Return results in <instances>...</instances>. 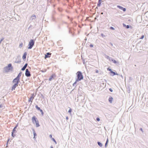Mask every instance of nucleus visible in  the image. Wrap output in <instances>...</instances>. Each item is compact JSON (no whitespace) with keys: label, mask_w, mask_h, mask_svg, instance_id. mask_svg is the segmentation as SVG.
<instances>
[{"label":"nucleus","mask_w":148,"mask_h":148,"mask_svg":"<svg viewBox=\"0 0 148 148\" xmlns=\"http://www.w3.org/2000/svg\"><path fill=\"white\" fill-rule=\"evenodd\" d=\"M4 38H2L1 40H0V42L1 43V42L4 40Z\"/></svg>","instance_id":"35"},{"label":"nucleus","mask_w":148,"mask_h":148,"mask_svg":"<svg viewBox=\"0 0 148 148\" xmlns=\"http://www.w3.org/2000/svg\"><path fill=\"white\" fill-rule=\"evenodd\" d=\"M101 35L103 37H104V36H105L103 34H101Z\"/></svg>","instance_id":"48"},{"label":"nucleus","mask_w":148,"mask_h":148,"mask_svg":"<svg viewBox=\"0 0 148 148\" xmlns=\"http://www.w3.org/2000/svg\"><path fill=\"white\" fill-rule=\"evenodd\" d=\"M39 111H40L41 113L43 115V114L44 113H43V111H42V110L41 109H40Z\"/></svg>","instance_id":"30"},{"label":"nucleus","mask_w":148,"mask_h":148,"mask_svg":"<svg viewBox=\"0 0 148 148\" xmlns=\"http://www.w3.org/2000/svg\"><path fill=\"white\" fill-rule=\"evenodd\" d=\"M96 120L98 121H99L100 120V119L99 118H97V119H96Z\"/></svg>","instance_id":"34"},{"label":"nucleus","mask_w":148,"mask_h":148,"mask_svg":"<svg viewBox=\"0 0 148 148\" xmlns=\"http://www.w3.org/2000/svg\"><path fill=\"white\" fill-rule=\"evenodd\" d=\"M126 9L125 8H123L122 10L123 11L125 12L126 11Z\"/></svg>","instance_id":"36"},{"label":"nucleus","mask_w":148,"mask_h":148,"mask_svg":"<svg viewBox=\"0 0 148 148\" xmlns=\"http://www.w3.org/2000/svg\"><path fill=\"white\" fill-rule=\"evenodd\" d=\"M110 29H112V30H114V28L112 27H110Z\"/></svg>","instance_id":"33"},{"label":"nucleus","mask_w":148,"mask_h":148,"mask_svg":"<svg viewBox=\"0 0 148 148\" xmlns=\"http://www.w3.org/2000/svg\"><path fill=\"white\" fill-rule=\"evenodd\" d=\"M105 57L107 59H108L109 60V58L110 57L109 56H107V55H106L105 56Z\"/></svg>","instance_id":"26"},{"label":"nucleus","mask_w":148,"mask_h":148,"mask_svg":"<svg viewBox=\"0 0 148 148\" xmlns=\"http://www.w3.org/2000/svg\"><path fill=\"white\" fill-rule=\"evenodd\" d=\"M101 14H103V12H101Z\"/></svg>","instance_id":"54"},{"label":"nucleus","mask_w":148,"mask_h":148,"mask_svg":"<svg viewBox=\"0 0 148 148\" xmlns=\"http://www.w3.org/2000/svg\"><path fill=\"white\" fill-rule=\"evenodd\" d=\"M22 73L21 72H20L18 74V75L17 77H16V78H17V79H18L20 80V77H21V75Z\"/></svg>","instance_id":"14"},{"label":"nucleus","mask_w":148,"mask_h":148,"mask_svg":"<svg viewBox=\"0 0 148 148\" xmlns=\"http://www.w3.org/2000/svg\"><path fill=\"white\" fill-rule=\"evenodd\" d=\"M34 94H31L32 96H33V97H34L35 96H34Z\"/></svg>","instance_id":"49"},{"label":"nucleus","mask_w":148,"mask_h":148,"mask_svg":"<svg viewBox=\"0 0 148 148\" xmlns=\"http://www.w3.org/2000/svg\"><path fill=\"white\" fill-rule=\"evenodd\" d=\"M95 72L96 73H98L99 72V71L97 70H96L95 71Z\"/></svg>","instance_id":"43"},{"label":"nucleus","mask_w":148,"mask_h":148,"mask_svg":"<svg viewBox=\"0 0 148 148\" xmlns=\"http://www.w3.org/2000/svg\"><path fill=\"white\" fill-rule=\"evenodd\" d=\"M112 100H113L112 97H111L109 98L108 100H109V102L110 103H111L112 102Z\"/></svg>","instance_id":"15"},{"label":"nucleus","mask_w":148,"mask_h":148,"mask_svg":"<svg viewBox=\"0 0 148 148\" xmlns=\"http://www.w3.org/2000/svg\"><path fill=\"white\" fill-rule=\"evenodd\" d=\"M112 62L114 63H115V64H116L117 63V62L116 61V60H114L113 59L112 60Z\"/></svg>","instance_id":"25"},{"label":"nucleus","mask_w":148,"mask_h":148,"mask_svg":"<svg viewBox=\"0 0 148 148\" xmlns=\"http://www.w3.org/2000/svg\"><path fill=\"white\" fill-rule=\"evenodd\" d=\"M113 59L112 58H111V57H110L109 58V60L110 61H112V60Z\"/></svg>","instance_id":"31"},{"label":"nucleus","mask_w":148,"mask_h":148,"mask_svg":"<svg viewBox=\"0 0 148 148\" xmlns=\"http://www.w3.org/2000/svg\"><path fill=\"white\" fill-rule=\"evenodd\" d=\"M56 77V75L55 74H53L52 75H51L50 77L49 78V81H51L53 78L54 77Z\"/></svg>","instance_id":"9"},{"label":"nucleus","mask_w":148,"mask_h":148,"mask_svg":"<svg viewBox=\"0 0 148 148\" xmlns=\"http://www.w3.org/2000/svg\"><path fill=\"white\" fill-rule=\"evenodd\" d=\"M51 140L55 143L56 144H57V142L55 140V139L53 138H52Z\"/></svg>","instance_id":"24"},{"label":"nucleus","mask_w":148,"mask_h":148,"mask_svg":"<svg viewBox=\"0 0 148 148\" xmlns=\"http://www.w3.org/2000/svg\"><path fill=\"white\" fill-rule=\"evenodd\" d=\"M50 148H53L52 146H51Z\"/></svg>","instance_id":"53"},{"label":"nucleus","mask_w":148,"mask_h":148,"mask_svg":"<svg viewBox=\"0 0 148 148\" xmlns=\"http://www.w3.org/2000/svg\"><path fill=\"white\" fill-rule=\"evenodd\" d=\"M26 68V67H25L24 66H23V67L21 69V70L22 71H24L25 69Z\"/></svg>","instance_id":"27"},{"label":"nucleus","mask_w":148,"mask_h":148,"mask_svg":"<svg viewBox=\"0 0 148 148\" xmlns=\"http://www.w3.org/2000/svg\"><path fill=\"white\" fill-rule=\"evenodd\" d=\"M51 53H47L45 55V58H49L51 55Z\"/></svg>","instance_id":"11"},{"label":"nucleus","mask_w":148,"mask_h":148,"mask_svg":"<svg viewBox=\"0 0 148 148\" xmlns=\"http://www.w3.org/2000/svg\"><path fill=\"white\" fill-rule=\"evenodd\" d=\"M117 7L118 8H119V9H121L122 10L123 8V7H122V6H119V5H117Z\"/></svg>","instance_id":"22"},{"label":"nucleus","mask_w":148,"mask_h":148,"mask_svg":"<svg viewBox=\"0 0 148 148\" xmlns=\"http://www.w3.org/2000/svg\"><path fill=\"white\" fill-rule=\"evenodd\" d=\"M123 26L125 27V26H126V28H127V29H128L130 27V26L129 25H127V26L126 25L124 24V23H123Z\"/></svg>","instance_id":"21"},{"label":"nucleus","mask_w":148,"mask_h":148,"mask_svg":"<svg viewBox=\"0 0 148 148\" xmlns=\"http://www.w3.org/2000/svg\"><path fill=\"white\" fill-rule=\"evenodd\" d=\"M27 64L26 63L25 64V65H24V66H25V67L26 68V67L27 66Z\"/></svg>","instance_id":"40"},{"label":"nucleus","mask_w":148,"mask_h":148,"mask_svg":"<svg viewBox=\"0 0 148 148\" xmlns=\"http://www.w3.org/2000/svg\"><path fill=\"white\" fill-rule=\"evenodd\" d=\"M34 44V40L32 39L30 40L28 46L29 47H28V49H31Z\"/></svg>","instance_id":"3"},{"label":"nucleus","mask_w":148,"mask_h":148,"mask_svg":"<svg viewBox=\"0 0 148 148\" xmlns=\"http://www.w3.org/2000/svg\"><path fill=\"white\" fill-rule=\"evenodd\" d=\"M20 82V80L18 79H17V78L16 77L12 81V82L13 83H17V82L18 84L19 82Z\"/></svg>","instance_id":"7"},{"label":"nucleus","mask_w":148,"mask_h":148,"mask_svg":"<svg viewBox=\"0 0 148 148\" xmlns=\"http://www.w3.org/2000/svg\"><path fill=\"white\" fill-rule=\"evenodd\" d=\"M25 75L27 77H30L31 76L30 72L27 69L26 70Z\"/></svg>","instance_id":"4"},{"label":"nucleus","mask_w":148,"mask_h":148,"mask_svg":"<svg viewBox=\"0 0 148 148\" xmlns=\"http://www.w3.org/2000/svg\"><path fill=\"white\" fill-rule=\"evenodd\" d=\"M111 73L113 74V75H112V76L115 75H118V74L117 73H116L115 72L113 71H111Z\"/></svg>","instance_id":"20"},{"label":"nucleus","mask_w":148,"mask_h":148,"mask_svg":"<svg viewBox=\"0 0 148 148\" xmlns=\"http://www.w3.org/2000/svg\"><path fill=\"white\" fill-rule=\"evenodd\" d=\"M140 130L142 132H143V131L142 128H140Z\"/></svg>","instance_id":"38"},{"label":"nucleus","mask_w":148,"mask_h":148,"mask_svg":"<svg viewBox=\"0 0 148 148\" xmlns=\"http://www.w3.org/2000/svg\"><path fill=\"white\" fill-rule=\"evenodd\" d=\"M46 71H47L46 69H44L43 70H41L40 71L42 73H44V72H45Z\"/></svg>","instance_id":"28"},{"label":"nucleus","mask_w":148,"mask_h":148,"mask_svg":"<svg viewBox=\"0 0 148 148\" xmlns=\"http://www.w3.org/2000/svg\"><path fill=\"white\" fill-rule=\"evenodd\" d=\"M16 127H15L12 130V136L13 137H14L15 136V134H14V133H15L16 132Z\"/></svg>","instance_id":"6"},{"label":"nucleus","mask_w":148,"mask_h":148,"mask_svg":"<svg viewBox=\"0 0 148 148\" xmlns=\"http://www.w3.org/2000/svg\"><path fill=\"white\" fill-rule=\"evenodd\" d=\"M3 106V105L1 104L0 105V108H2Z\"/></svg>","instance_id":"45"},{"label":"nucleus","mask_w":148,"mask_h":148,"mask_svg":"<svg viewBox=\"0 0 148 148\" xmlns=\"http://www.w3.org/2000/svg\"><path fill=\"white\" fill-rule=\"evenodd\" d=\"M97 143H98V145L100 147H101L102 146H103L102 144L100 142H98Z\"/></svg>","instance_id":"19"},{"label":"nucleus","mask_w":148,"mask_h":148,"mask_svg":"<svg viewBox=\"0 0 148 148\" xmlns=\"http://www.w3.org/2000/svg\"><path fill=\"white\" fill-rule=\"evenodd\" d=\"M13 69V67L12 65L11 64H9L8 66H5L4 68V71L6 73H8L10 71H12Z\"/></svg>","instance_id":"2"},{"label":"nucleus","mask_w":148,"mask_h":148,"mask_svg":"<svg viewBox=\"0 0 148 148\" xmlns=\"http://www.w3.org/2000/svg\"><path fill=\"white\" fill-rule=\"evenodd\" d=\"M101 0H99L98 3H97V6L98 7H99L100 6L101 3Z\"/></svg>","instance_id":"17"},{"label":"nucleus","mask_w":148,"mask_h":148,"mask_svg":"<svg viewBox=\"0 0 148 148\" xmlns=\"http://www.w3.org/2000/svg\"><path fill=\"white\" fill-rule=\"evenodd\" d=\"M32 121L34 123H36L37 121V120H36V118L35 116H33L32 117Z\"/></svg>","instance_id":"8"},{"label":"nucleus","mask_w":148,"mask_h":148,"mask_svg":"<svg viewBox=\"0 0 148 148\" xmlns=\"http://www.w3.org/2000/svg\"><path fill=\"white\" fill-rule=\"evenodd\" d=\"M18 123H17V124H16V126H15V127H16H16H17L18 126Z\"/></svg>","instance_id":"52"},{"label":"nucleus","mask_w":148,"mask_h":148,"mask_svg":"<svg viewBox=\"0 0 148 148\" xmlns=\"http://www.w3.org/2000/svg\"><path fill=\"white\" fill-rule=\"evenodd\" d=\"M34 97L33 96H31L30 98L28 100V102H29L30 101L31 102V103H32V102L33 99H34Z\"/></svg>","instance_id":"12"},{"label":"nucleus","mask_w":148,"mask_h":148,"mask_svg":"<svg viewBox=\"0 0 148 148\" xmlns=\"http://www.w3.org/2000/svg\"><path fill=\"white\" fill-rule=\"evenodd\" d=\"M66 119L67 120H68L69 119L68 117V116H66Z\"/></svg>","instance_id":"50"},{"label":"nucleus","mask_w":148,"mask_h":148,"mask_svg":"<svg viewBox=\"0 0 148 148\" xmlns=\"http://www.w3.org/2000/svg\"><path fill=\"white\" fill-rule=\"evenodd\" d=\"M49 137H50V138H52V136L51 134L50 135Z\"/></svg>","instance_id":"47"},{"label":"nucleus","mask_w":148,"mask_h":148,"mask_svg":"<svg viewBox=\"0 0 148 148\" xmlns=\"http://www.w3.org/2000/svg\"><path fill=\"white\" fill-rule=\"evenodd\" d=\"M107 143H105V147H106V146H107Z\"/></svg>","instance_id":"51"},{"label":"nucleus","mask_w":148,"mask_h":148,"mask_svg":"<svg viewBox=\"0 0 148 148\" xmlns=\"http://www.w3.org/2000/svg\"><path fill=\"white\" fill-rule=\"evenodd\" d=\"M27 64L26 63L25 64V65H24V66H25V67L26 68V67L27 66Z\"/></svg>","instance_id":"41"},{"label":"nucleus","mask_w":148,"mask_h":148,"mask_svg":"<svg viewBox=\"0 0 148 148\" xmlns=\"http://www.w3.org/2000/svg\"><path fill=\"white\" fill-rule=\"evenodd\" d=\"M27 55V53L26 52H25L24 53V54L23 56V59H25L26 58V56Z\"/></svg>","instance_id":"16"},{"label":"nucleus","mask_w":148,"mask_h":148,"mask_svg":"<svg viewBox=\"0 0 148 148\" xmlns=\"http://www.w3.org/2000/svg\"><path fill=\"white\" fill-rule=\"evenodd\" d=\"M108 138H107V141H106V143L108 144Z\"/></svg>","instance_id":"46"},{"label":"nucleus","mask_w":148,"mask_h":148,"mask_svg":"<svg viewBox=\"0 0 148 148\" xmlns=\"http://www.w3.org/2000/svg\"><path fill=\"white\" fill-rule=\"evenodd\" d=\"M109 90L110 91H111V92H112V91H113L112 90L111 88H110Z\"/></svg>","instance_id":"42"},{"label":"nucleus","mask_w":148,"mask_h":148,"mask_svg":"<svg viewBox=\"0 0 148 148\" xmlns=\"http://www.w3.org/2000/svg\"><path fill=\"white\" fill-rule=\"evenodd\" d=\"M76 74L77 75V78L76 79L75 81L73 84V86L75 87L76 86L77 82L83 79L84 78L81 72L80 71H78L77 72Z\"/></svg>","instance_id":"1"},{"label":"nucleus","mask_w":148,"mask_h":148,"mask_svg":"<svg viewBox=\"0 0 148 148\" xmlns=\"http://www.w3.org/2000/svg\"><path fill=\"white\" fill-rule=\"evenodd\" d=\"M33 133L34 134V140H35L36 139V138L35 137V136H36L37 135L36 133L35 132V131L34 130H33Z\"/></svg>","instance_id":"13"},{"label":"nucleus","mask_w":148,"mask_h":148,"mask_svg":"<svg viewBox=\"0 0 148 148\" xmlns=\"http://www.w3.org/2000/svg\"><path fill=\"white\" fill-rule=\"evenodd\" d=\"M93 45L92 44H90V47H93Z\"/></svg>","instance_id":"39"},{"label":"nucleus","mask_w":148,"mask_h":148,"mask_svg":"<svg viewBox=\"0 0 148 148\" xmlns=\"http://www.w3.org/2000/svg\"><path fill=\"white\" fill-rule=\"evenodd\" d=\"M35 107L36 108V109L38 110H40L41 109L37 105H36L35 106Z\"/></svg>","instance_id":"23"},{"label":"nucleus","mask_w":148,"mask_h":148,"mask_svg":"<svg viewBox=\"0 0 148 148\" xmlns=\"http://www.w3.org/2000/svg\"><path fill=\"white\" fill-rule=\"evenodd\" d=\"M30 18L31 20L32 21L34 20L36 18V16L35 15L33 14L32 16H31Z\"/></svg>","instance_id":"10"},{"label":"nucleus","mask_w":148,"mask_h":148,"mask_svg":"<svg viewBox=\"0 0 148 148\" xmlns=\"http://www.w3.org/2000/svg\"><path fill=\"white\" fill-rule=\"evenodd\" d=\"M108 71H110V72H111V71H112V70H111V69H108Z\"/></svg>","instance_id":"44"},{"label":"nucleus","mask_w":148,"mask_h":148,"mask_svg":"<svg viewBox=\"0 0 148 148\" xmlns=\"http://www.w3.org/2000/svg\"><path fill=\"white\" fill-rule=\"evenodd\" d=\"M22 46H23V43H21L19 45V47L20 48H21L22 47Z\"/></svg>","instance_id":"29"},{"label":"nucleus","mask_w":148,"mask_h":148,"mask_svg":"<svg viewBox=\"0 0 148 148\" xmlns=\"http://www.w3.org/2000/svg\"><path fill=\"white\" fill-rule=\"evenodd\" d=\"M71 112V109H69L68 111V112L69 113H70Z\"/></svg>","instance_id":"37"},{"label":"nucleus","mask_w":148,"mask_h":148,"mask_svg":"<svg viewBox=\"0 0 148 148\" xmlns=\"http://www.w3.org/2000/svg\"><path fill=\"white\" fill-rule=\"evenodd\" d=\"M36 125V127H38L40 126V125L39 124V122L37 120V121H36V122L35 123Z\"/></svg>","instance_id":"18"},{"label":"nucleus","mask_w":148,"mask_h":148,"mask_svg":"<svg viewBox=\"0 0 148 148\" xmlns=\"http://www.w3.org/2000/svg\"><path fill=\"white\" fill-rule=\"evenodd\" d=\"M18 86V84L17 82V83H15L12 86L11 88V90L12 91L14 90H15L16 88Z\"/></svg>","instance_id":"5"},{"label":"nucleus","mask_w":148,"mask_h":148,"mask_svg":"<svg viewBox=\"0 0 148 148\" xmlns=\"http://www.w3.org/2000/svg\"><path fill=\"white\" fill-rule=\"evenodd\" d=\"M144 38V36L143 35L141 36V38H140V39H143Z\"/></svg>","instance_id":"32"}]
</instances>
